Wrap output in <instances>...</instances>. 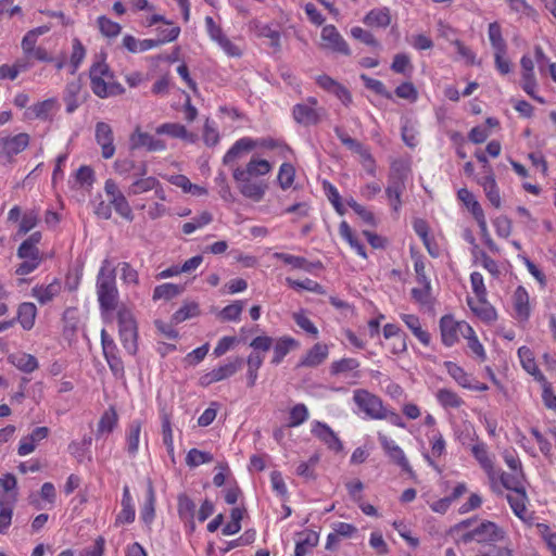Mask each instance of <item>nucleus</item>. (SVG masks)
<instances>
[{
    "label": "nucleus",
    "instance_id": "obj_8",
    "mask_svg": "<svg viewBox=\"0 0 556 556\" xmlns=\"http://www.w3.org/2000/svg\"><path fill=\"white\" fill-rule=\"evenodd\" d=\"M243 364V358L239 356L228 358L227 363L212 369L201 377V384L208 386L228 379L237 374L242 368Z\"/></svg>",
    "mask_w": 556,
    "mask_h": 556
},
{
    "label": "nucleus",
    "instance_id": "obj_7",
    "mask_svg": "<svg viewBox=\"0 0 556 556\" xmlns=\"http://www.w3.org/2000/svg\"><path fill=\"white\" fill-rule=\"evenodd\" d=\"M440 330L442 342L446 346H452L458 340V333L464 337L472 334V328L466 323L455 321L452 316H443L440 320Z\"/></svg>",
    "mask_w": 556,
    "mask_h": 556
},
{
    "label": "nucleus",
    "instance_id": "obj_2",
    "mask_svg": "<svg viewBox=\"0 0 556 556\" xmlns=\"http://www.w3.org/2000/svg\"><path fill=\"white\" fill-rule=\"evenodd\" d=\"M91 90L99 98L122 94L125 89L118 83L111 81L113 74L104 61L94 62L89 70Z\"/></svg>",
    "mask_w": 556,
    "mask_h": 556
},
{
    "label": "nucleus",
    "instance_id": "obj_51",
    "mask_svg": "<svg viewBox=\"0 0 556 556\" xmlns=\"http://www.w3.org/2000/svg\"><path fill=\"white\" fill-rule=\"evenodd\" d=\"M339 231L342 238H344L350 245L356 250L357 254L366 257L365 247L353 236L352 229L346 222H342L339 226Z\"/></svg>",
    "mask_w": 556,
    "mask_h": 556
},
{
    "label": "nucleus",
    "instance_id": "obj_28",
    "mask_svg": "<svg viewBox=\"0 0 556 556\" xmlns=\"http://www.w3.org/2000/svg\"><path fill=\"white\" fill-rule=\"evenodd\" d=\"M328 356V346L316 343L302 358L300 365L305 367H315L321 364Z\"/></svg>",
    "mask_w": 556,
    "mask_h": 556
},
{
    "label": "nucleus",
    "instance_id": "obj_11",
    "mask_svg": "<svg viewBox=\"0 0 556 556\" xmlns=\"http://www.w3.org/2000/svg\"><path fill=\"white\" fill-rule=\"evenodd\" d=\"M101 344L103 349L104 357L109 364V367L116 378L124 377V363L117 355V346L114 340L103 329L101 331Z\"/></svg>",
    "mask_w": 556,
    "mask_h": 556
},
{
    "label": "nucleus",
    "instance_id": "obj_50",
    "mask_svg": "<svg viewBox=\"0 0 556 556\" xmlns=\"http://www.w3.org/2000/svg\"><path fill=\"white\" fill-rule=\"evenodd\" d=\"M114 168L119 175L129 174L134 169H138L136 176H144L147 174V165L144 163H141L140 166L137 167L132 160L127 159L115 161Z\"/></svg>",
    "mask_w": 556,
    "mask_h": 556
},
{
    "label": "nucleus",
    "instance_id": "obj_31",
    "mask_svg": "<svg viewBox=\"0 0 556 556\" xmlns=\"http://www.w3.org/2000/svg\"><path fill=\"white\" fill-rule=\"evenodd\" d=\"M402 320L408 327V329L413 332V334L424 344L429 345L430 343V334L422 329L420 320L418 316L413 314H402Z\"/></svg>",
    "mask_w": 556,
    "mask_h": 556
},
{
    "label": "nucleus",
    "instance_id": "obj_47",
    "mask_svg": "<svg viewBox=\"0 0 556 556\" xmlns=\"http://www.w3.org/2000/svg\"><path fill=\"white\" fill-rule=\"evenodd\" d=\"M489 39L492 45V48L495 52L500 51V53H506L507 46L502 36V29L498 23L493 22L489 25Z\"/></svg>",
    "mask_w": 556,
    "mask_h": 556
},
{
    "label": "nucleus",
    "instance_id": "obj_62",
    "mask_svg": "<svg viewBox=\"0 0 556 556\" xmlns=\"http://www.w3.org/2000/svg\"><path fill=\"white\" fill-rule=\"evenodd\" d=\"M199 314V306L197 303H189L176 311L172 317L175 324L182 323Z\"/></svg>",
    "mask_w": 556,
    "mask_h": 556
},
{
    "label": "nucleus",
    "instance_id": "obj_49",
    "mask_svg": "<svg viewBox=\"0 0 556 556\" xmlns=\"http://www.w3.org/2000/svg\"><path fill=\"white\" fill-rule=\"evenodd\" d=\"M184 291V288L179 285L163 283L155 287L153 291V300H170Z\"/></svg>",
    "mask_w": 556,
    "mask_h": 556
},
{
    "label": "nucleus",
    "instance_id": "obj_30",
    "mask_svg": "<svg viewBox=\"0 0 556 556\" xmlns=\"http://www.w3.org/2000/svg\"><path fill=\"white\" fill-rule=\"evenodd\" d=\"M363 22L371 27H388L391 23L390 10L388 8L374 9L366 14Z\"/></svg>",
    "mask_w": 556,
    "mask_h": 556
},
{
    "label": "nucleus",
    "instance_id": "obj_18",
    "mask_svg": "<svg viewBox=\"0 0 556 556\" xmlns=\"http://www.w3.org/2000/svg\"><path fill=\"white\" fill-rule=\"evenodd\" d=\"M312 433L324 442L330 450L334 452L342 451V442L328 425L321 421H315L312 428Z\"/></svg>",
    "mask_w": 556,
    "mask_h": 556
},
{
    "label": "nucleus",
    "instance_id": "obj_57",
    "mask_svg": "<svg viewBox=\"0 0 556 556\" xmlns=\"http://www.w3.org/2000/svg\"><path fill=\"white\" fill-rule=\"evenodd\" d=\"M162 437L163 443L169 455H174V440L170 418L167 414L162 415Z\"/></svg>",
    "mask_w": 556,
    "mask_h": 556
},
{
    "label": "nucleus",
    "instance_id": "obj_4",
    "mask_svg": "<svg viewBox=\"0 0 556 556\" xmlns=\"http://www.w3.org/2000/svg\"><path fill=\"white\" fill-rule=\"evenodd\" d=\"M353 401L370 419L380 420L387 418L386 407L383 406L382 400L369 391L365 389L355 390L353 393Z\"/></svg>",
    "mask_w": 556,
    "mask_h": 556
},
{
    "label": "nucleus",
    "instance_id": "obj_63",
    "mask_svg": "<svg viewBox=\"0 0 556 556\" xmlns=\"http://www.w3.org/2000/svg\"><path fill=\"white\" fill-rule=\"evenodd\" d=\"M110 202H111V206L113 205L116 213L119 214L122 217H124L125 219L130 220V222L134 219V214H132L131 207H130L128 201L126 200L125 195L117 197L115 199H111Z\"/></svg>",
    "mask_w": 556,
    "mask_h": 556
},
{
    "label": "nucleus",
    "instance_id": "obj_14",
    "mask_svg": "<svg viewBox=\"0 0 556 556\" xmlns=\"http://www.w3.org/2000/svg\"><path fill=\"white\" fill-rule=\"evenodd\" d=\"M321 40L325 42L324 47L330 49L333 52H338L344 55L351 54L348 42L343 39V37L333 25H326L321 29Z\"/></svg>",
    "mask_w": 556,
    "mask_h": 556
},
{
    "label": "nucleus",
    "instance_id": "obj_64",
    "mask_svg": "<svg viewBox=\"0 0 556 556\" xmlns=\"http://www.w3.org/2000/svg\"><path fill=\"white\" fill-rule=\"evenodd\" d=\"M243 309V304L240 301H236L232 304L227 305L219 312V317L223 320L231 321L239 319Z\"/></svg>",
    "mask_w": 556,
    "mask_h": 556
},
{
    "label": "nucleus",
    "instance_id": "obj_56",
    "mask_svg": "<svg viewBox=\"0 0 556 556\" xmlns=\"http://www.w3.org/2000/svg\"><path fill=\"white\" fill-rule=\"evenodd\" d=\"M471 452H472L475 458L479 462V464L481 465V467L484 470L490 472L493 469V462L489 457V453H488L485 444H483V443L475 444L471 448Z\"/></svg>",
    "mask_w": 556,
    "mask_h": 556
},
{
    "label": "nucleus",
    "instance_id": "obj_10",
    "mask_svg": "<svg viewBox=\"0 0 556 556\" xmlns=\"http://www.w3.org/2000/svg\"><path fill=\"white\" fill-rule=\"evenodd\" d=\"M378 440L390 460L401 467V469L408 473L410 477H414L415 472L408 459L406 458L404 451L386 434L378 433Z\"/></svg>",
    "mask_w": 556,
    "mask_h": 556
},
{
    "label": "nucleus",
    "instance_id": "obj_43",
    "mask_svg": "<svg viewBox=\"0 0 556 556\" xmlns=\"http://www.w3.org/2000/svg\"><path fill=\"white\" fill-rule=\"evenodd\" d=\"M513 472H503L501 475V482L503 486L510 491H518L523 489L525 473L522 470H511Z\"/></svg>",
    "mask_w": 556,
    "mask_h": 556
},
{
    "label": "nucleus",
    "instance_id": "obj_25",
    "mask_svg": "<svg viewBox=\"0 0 556 556\" xmlns=\"http://www.w3.org/2000/svg\"><path fill=\"white\" fill-rule=\"evenodd\" d=\"M178 515L179 518L190 526V530L193 531L195 528L194 525V515H195V504L187 494L178 495Z\"/></svg>",
    "mask_w": 556,
    "mask_h": 556
},
{
    "label": "nucleus",
    "instance_id": "obj_29",
    "mask_svg": "<svg viewBox=\"0 0 556 556\" xmlns=\"http://www.w3.org/2000/svg\"><path fill=\"white\" fill-rule=\"evenodd\" d=\"M61 291V285L53 281L47 286H36L31 289V295L37 299L40 304H47L53 300Z\"/></svg>",
    "mask_w": 556,
    "mask_h": 556
},
{
    "label": "nucleus",
    "instance_id": "obj_48",
    "mask_svg": "<svg viewBox=\"0 0 556 556\" xmlns=\"http://www.w3.org/2000/svg\"><path fill=\"white\" fill-rule=\"evenodd\" d=\"M155 516V494L151 483L148 485L147 498L141 509V518L146 523H151Z\"/></svg>",
    "mask_w": 556,
    "mask_h": 556
},
{
    "label": "nucleus",
    "instance_id": "obj_24",
    "mask_svg": "<svg viewBox=\"0 0 556 556\" xmlns=\"http://www.w3.org/2000/svg\"><path fill=\"white\" fill-rule=\"evenodd\" d=\"M300 343L295 339L291 337H281L274 342V355L271 358V364L279 365L285 356L289 354L291 351L299 349Z\"/></svg>",
    "mask_w": 556,
    "mask_h": 556
},
{
    "label": "nucleus",
    "instance_id": "obj_17",
    "mask_svg": "<svg viewBox=\"0 0 556 556\" xmlns=\"http://www.w3.org/2000/svg\"><path fill=\"white\" fill-rule=\"evenodd\" d=\"M334 132L339 140L350 150L354 151L355 153L359 154L361 157H364L366 162L370 163L371 168L369 169V175L375 176L376 175V165L375 160L372 159L369 151L356 139L351 138L342 128L336 127Z\"/></svg>",
    "mask_w": 556,
    "mask_h": 556
},
{
    "label": "nucleus",
    "instance_id": "obj_41",
    "mask_svg": "<svg viewBox=\"0 0 556 556\" xmlns=\"http://www.w3.org/2000/svg\"><path fill=\"white\" fill-rule=\"evenodd\" d=\"M444 367L448 375L463 388L471 387L473 378L468 375L460 366L453 362H444Z\"/></svg>",
    "mask_w": 556,
    "mask_h": 556
},
{
    "label": "nucleus",
    "instance_id": "obj_15",
    "mask_svg": "<svg viewBox=\"0 0 556 556\" xmlns=\"http://www.w3.org/2000/svg\"><path fill=\"white\" fill-rule=\"evenodd\" d=\"M112 127L104 123L99 122L96 125V141L101 147V154L104 159L113 157L115 153V146L113 142Z\"/></svg>",
    "mask_w": 556,
    "mask_h": 556
},
{
    "label": "nucleus",
    "instance_id": "obj_36",
    "mask_svg": "<svg viewBox=\"0 0 556 556\" xmlns=\"http://www.w3.org/2000/svg\"><path fill=\"white\" fill-rule=\"evenodd\" d=\"M264 362V355L257 352H252L247 358V380L248 387L253 388L257 380V371Z\"/></svg>",
    "mask_w": 556,
    "mask_h": 556
},
{
    "label": "nucleus",
    "instance_id": "obj_3",
    "mask_svg": "<svg viewBox=\"0 0 556 556\" xmlns=\"http://www.w3.org/2000/svg\"><path fill=\"white\" fill-rule=\"evenodd\" d=\"M507 538L506 531L493 521L484 520L472 530L460 533L456 539L457 543L468 544L476 541L479 544L493 545L504 542Z\"/></svg>",
    "mask_w": 556,
    "mask_h": 556
},
{
    "label": "nucleus",
    "instance_id": "obj_39",
    "mask_svg": "<svg viewBox=\"0 0 556 556\" xmlns=\"http://www.w3.org/2000/svg\"><path fill=\"white\" fill-rule=\"evenodd\" d=\"M118 416L116 410L113 407H110L106 409L99 422H98V429H97V437H100L104 433H111L115 427L117 426Z\"/></svg>",
    "mask_w": 556,
    "mask_h": 556
},
{
    "label": "nucleus",
    "instance_id": "obj_6",
    "mask_svg": "<svg viewBox=\"0 0 556 556\" xmlns=\"http://www.w3.org/2000/svg\"><path fill=\"white\" fill-rule=\"evenodd\" d=\"M117 323L123 346L129 354H135L137 351V326L132 314L128 309H119Z\"/></svg>",
    "mask_w": 556,
    "mask_h": 556
},
{
    "label": "nucleus",
    "instance_id": "obj_26",
    "mask_svg": "<svg viewBox=\"0 0 556 556\" xmlns=\"http://www.w3.org/2000/svg\"><path fill=\"white\" fill-rule=\"evenodd\" d=\"M256 146V142L248 137L241 138L235 142V144L227 151L224 155L223 162L225 165L231 164L236 161L243 152H249L253 150Z\"/></svg>",
    "mask_w": 556,
    "mask_h": 556
},
{
    "label": "nucleus",
    "instance_id": "obj_5",
    "mask_svg": "<svg viewBox=\"0 0 556 556\" xmlns=\"http://www.w3.org/2000/svg\"><path fill=\"white\" fill-rule=\"evenodd\" d=\"M325 113V109L318 105V101L314 97H309L305 102L295 104L292 110L294 121L305 127L317 125Z\"/></svg>",
    "mask_w": 556,
    "mask_h": 556
},
{
    "label": "nucleus",
    "instance_id": "obj_32",
    "mask_svg": "<svg viewBox=\"0 0 556 556\" xmlns=\"http://www.w3.org/2000/svg\"><path fill=\"white\" fill-rule=\"evenodd\" d=\"M37 307L34 303L24 302L18 306L17 320L25 330H30L35 325Z\"/></svg>",
    "mask_w": 556,
    "mask_h": 556
},
{
    "label": "nucleus",
    "instance_id": "obj_59",
    "mask_svg": "<svg viewBox=\"0 0 556 556\" xmlns=\"http://www.w3.org/2000/svg\"><path fill=\"white\" fill-rule=\"evenodd\" d=\"M286 281L293 289H304V290H308V291L315 292L317 294H324L325 293V290H324L321 285H319L318 282H316V281H314L312 279H308V278H306L303 281L293 280L291 278H287Z\"/></svg>",
    "mask_w": 556,
    "mask_h": 556
},
{
    "label": "nucleus",
    "instance_id": "obj_21",
    "mask_svg": "<svg viewBox=\"0 0 556 556\" xmlns=\"http://www.w3.org/2000/svg\"><path fill=\"white\" fill-rule=\"evenodd\" d=\"M468 306L470 309L483 321L493 323L497 319V313L495 308L486 301V298L482 299H467Z\"/></svg>",
    "mask_w": 556,
    "mask_h": 556
},
{
    "label": "nucleus",
    "instance_id": "obj_1",
    "mask_svg": "<svg viewBox=\"0 0 556 556\" xmlns=\"http://www.w3.org/2000/svg\"><path fill=\"white\" fill-rule=\"evenodd\" d=\"M96 287L100 308L103 312L114 311L118 303V290L115 269L111 267L109 260H104L102 263Z\"/></svg>",
    "mask_w": 556,
    "mask_h": 556
},
{
    "label": "nucleus",
    "instance_id": "obj_61",
    "mask_svg": "<svg viewBox=\"0 0 556 556\" xmlns=\"http://www.w3.org/2000/svg\"><path fill=\"white\" fill-rule=\"evenodd\" d=\"M98 25L101 34L105 37H116L122 30V27L118 23L113 22L105 16H100L98 18Z\"/></svg>",
    "mask_w": 556,
    "mask_h": 556
},
{
    "label": "nucleus",
    "instance_id": "obj_46",
    "mask_svg": "<svg viewBox=\"0 0 556 556\" xmlns=\"http://www.w3.org/2000/svg\"><path fill=\"white\" fill-rule=\"evenodd\" d=\"M180 33V28L178 26H172L168 35L164 39H143L140 40L139 43V52H143L153 48H156L165 42H169L175 40Z\"/></svg>",
    "mask_w": 556,
    "mask_h": 556
},
{
    "label": "nucleus",
    "instance_id": "obj_27",
    "mask_svg": "<svg viewBox=\"0 0 556 556\" xmlns=\"http://www.w3.org/2000/svg\"><path fill=\"white\" fill-rule=\"evenodd\" d=\"M15 500L13 495H8L0 500V533H7L12 522L13 508Z\"/></svg>",
    "mask_w": 556,
    "mask_h": 556
},
{
    "label": "nucleus",
    "instance_id": "obj_40",
    "mask_svg": "<svg viewBox=\"0 0 556 556\" xmlns=\"http://www.w3.org/2000/svg\"><path fill=\"white\" fill-rule=\"evenodd\" d=\"M160 186L159 180L155 177H140L137 178L128 188V195H137L143 192H148L150 190L155 189Z\"/></svg>",
    "mask_w": 556,
    "mask_h": 556
},
{
    "label": "nucleus",
    "instance_id": "obj_12",
    "mask_svg": "<svg viewBox=\"0 0 556 556\" xmlns=\"http://www.w3.org/2000/svg\"><path fill=\"white\" fill-rule=\"evenodd\" d=\"M520 66L522 89L534 100H538L540 103H544V100L534 93L538 83L534 74V62L532 58L528 54L522 55L520 60Z\"/></svg>",
    "mask_w": 556,
    "mask_h": 556
},
{
    "label": "nucleus",
    "instance_id": "obj_22",
    "mask_svg": "<svg viewBox=\"0 0 556 556\" xmlns=\"http://www.w3.org/2000/svg\"><path fill=\"white\" fill-rule=\"evenodd\" d=\"M514 309L516 313V317L520 321H526L530 317V304H529V294L527 290L519 286L513 295Z\"/></svg>",
    "mask_w": 556,
    "mask_h": 556
},
{
    "label": "nucleus",
    "instance_id": "obj_45",
    "mask_svg": "<svg viewBox=\"0 0 556 556\" xmlns=\"http://www.w3.org/2000/svg\"><path fill=\"white\" fill-rule=\"evenodd\" d=\"M409 174L410 167L407 162L403 160H394L391 163L388 179L393 181H403L406 184Z\"/></svg>",
    "mask_w": 556,
    "mask_h": 556
},
{
    "label": "nucleus",
    "instance_id": "obj_55",
    "mask_svg": "<svg viewBox=\"0 0 556 556\" xmlns=\"http://www.w3.org/2000/svg\"><path fill=\"white\" fill-rule=\"evenodd\" d=\"M295 176V169L292 164L290 163H282L279 173H278V182L279 186L286 190L290 188L294 181Z\"/></svg>",
    "mask_w": 556,
    "mask_h": 556
},
{
    "label": "nucleus",
    "instance_id": "obj_44",
    "mask_svg": "<svg viewBox=\"0 0 556 556\" xmlns=\"http://www.w3.org/2000/svg\"><path fill=\"white\" fill-rule=\"evenodd\" d=\"M481 185H482L485 195H486L488 200L491 202V204L493 206H495L496 208H500L502 202H501V195H500V191H498L494 176L493 175L485 176L483 178Z\"/></svg>",
    "mask_w": 556,
    "mask_h": 556
},
{
    "label": "nucleus",
    "instance_id": "obj_13",
    "mask_svg": "<svg viewBox=\"0 0 556 556\" xmlns=\"http://www.w3.org/2000/svg\"><path fill=\"white\" fill-rule=\"evenodd\" d=\"M271 170V164L262 159L252 157L244 168L236 167L232 172L235 180L252 179L253 177L265 176Z\"/></svg>",
    "mask_w": 556,
    "mask_h": 556
},
{
    "label": "nucleus",
    "instance_id": "obj_54",
    "mask_svg": "<svg viewBox=\"0 0 556 556\" xmlns=\"http://www.w3.org/2000/svg\"><path fill=\"white\" fill-rule=\"evenodd\" d=\"M289 415V427H299L305 422L309 416L307 407L302 403L294 405L290 409Z\"/></svg>",
    "mask_w": 556,
    "mask_h": 556
},
{
    "label": "nucleus",
    "instance_id": "obj_58",
    "mask_svg": "<svg viewBox=\"0 0 556 556\" xmlns=\"http://www.w3.org/2000/svg\"><path fill=\"white\" fill-rule=\"evenodd\" d=\"M16 478L8 473L3 478H0V500L8 495H13L15 502L17 501V492H16Z\"/></svg>",
    "mask_w": 556,
    "mask_h": 556
},
{
    "label": "nucleus",
    "instance_id": "obj_37",
    "mask_svg": "<svg viewBox=\"0 0 556 556\" xmlns=\"http://www.w3.org/2000/svg\"><path fill=\"white\" fill-rule=\"evenodd\" d=\"M457 197L471 212L476 220L484 217V212L480 203L476 200L475 195L468 189H459L457 192Z\"/></svg>",
    "mask_w": 556,
    "mask_h": 556
},
{
    "label": "nucleus",
    "instance_id": "obj_16",
    "mask_svg": "<svg viewBox=\"0 0 556 556\" xmlns=\"http://www.w3.org/2000/svg\"><path fill=\"white\" fill-rule=\"evenodd\" d=\"M129 141L131 150L146 148L148 151L154 152L163 151L166 148L163 140L157 139L148 132H143L139 128L131 134Z\"/></svg>",
    "mask_w": 556,
    "mask_h": 556
},
{
    "label": "nucleus",
    "instance_id": "obj_60",
    "mask_svg": "<svg viewBox=\"0 0 556 556\" xmlns=\"http://www.w3.org/2000/svg\"><path fill=\"white\" fill-rule=\"evenodd\" d=\"M361 79L363 80L366 88L372 90L377 94H380L387 99H392L391 92H389L381 80L369 77L366 74H362Z\"/></svg>",
    "mask_w": 556,
    "mask_h": 556
},
{
    "label": "nucleus",
    "instance_id": "obj_34",
    "mask_svg": "<svg viewBox=\"0 0 556 556\" xmlns=\"http://www.w3.org/2000/svg\"><path fill=\"white\" fill-rule=\"evenodd\" d=\"M435 399L445 409L459 408L464 405V400L456 392L446 388L439 389L435 393Z\"/></svg>",
    "mask_w": 556,
    "mask_h": 556
},
{
    "label": "nucleus",
    "instance_id": "obj_35",
    "mask_svg": "<svg viewBox=\"0 0 556 556\" xmlns=\"http://www.w3.org/2000/svg\"><path fill=\"white\" fill-rule=\"evenodd\" d=\"M141 429H142L141 420H132L128 426L126 442H127V452L130 456H135L138 452Z\"/></svg>",
    "mask_w": 556,
    "mask_h": 556
},
{
    "label": "nucleus",
    "instance_id": "obj_53",
    "mask_svg": "<svg viewBox=\"0 0 556 556\" xmlns=\"http://www.w3.org/2000/svg\"><path fill=\"white\" fill-rule=\"evenodd\" d=\"M213 462V455L208 452L191 448L186 457V464L189 467H198L202 464Z\"/></svg>",
    "mask_w": 556,
    "mask_h": 556
},
{
    "label": "nucleus",
    "instance_id": "obj_9",
    "mask_svg": "<svg viewBox=\"0 0 556 556\" xmlns=\"http://www.w3.org/2000/svg\"><path fill=\"white\" fill-rule=\"evenodd\" d=\"M29 144V136L25 132L0 139V162H11L14 155L24 151Z\"/></svg>",
    "mask_w": 556,
    "mask_h": 556
},
{
    "label": "nucleus",
    "instance_id": "obj_42",
    "mask_svg": "<svg viewBox=\"0 0 556 556\" xmlns=\"http://www.w3.org/2000/svg\"><path fill=\"white\" fill-rule=\"evenodd\" d=\"M518 355L521 361L522 367L532 376H534L538 380H544V376L538 369V366L532 356V352L530 349L526 346H521L518 350Z\"/></svg>",
    "mask_w": 556,
    "mask_h": 556
},
{
    "label": "nucleus",
    "instance_id": "obj_23",
    "mask_svg": "<svg viewBox=\"0 0 556 556\" xmlns=\"http://www.w3.org/2000/svg\"><path fill=\"white\" fill-rule=\"evenodd\" d=\"M8 361L18 370L25 374H31L38 369L39 364L37 358L25 352H15L8 356Z\"/></svg>",
    "mask_w": 556,
    "mask_h": 556
},
{
    "label": "nucleus",
    "instance_id": "obj_19",
    "mask_svg": "<svg viewBox=\"0 0 556 556\" xmlns=\"http://www.w3.org/2000/svg\"><path fill=\"white\" fill-rule=\"evenodd\" d=\"M238 184L239 191L245 198L255 202L261 201L267 189V185L262 180H252L244 178V180H235Z\"/></svg>",
    "mask_w": 556,
    "mask_h": 556
},
{
    "label": "nucleus",
    "instance_id": "obj_52",
    "mask_svg": "<svg viewBox=\"0 0 556 556\" xmlns=\"http://www.w3.org/2000/svg\"><path fill=\"white\" fill-rule=\"evenodd\" d=\"M213 220V215L204 211L199 216L192 218L191 222L185 223L182 225V232L186 235H190L199 228H202L205 225H208Z\"/></svg>",
    "mask_w": 556,
    "mask_h": 556
},
{
    "label": "nucleus",
    "instance_id": "obj_38",
    "mask_svg": "<svg viewBox=\"0 0 556 556\" xmlns=\"http://www.w3.org/2000/svg\"><path fill=\"white\" fill-rule=\"evenodd\" d=\"M507 501L514 511V514L519 517L520 519H525L527 508H526V502H527V493L526 489H520L518 491H514V494L507 495Z\"/></svg>",
    "mask_w": 556,
    "mask_h": 556
},
{
    "label": "nucleus",
    "instance_id": "obj_20",
    "mask_svg": "<svg viewBox=\"0 0 556 556\" xmlns=\"http://www.w3.org/2000/svg\"><path fill=\"white\" fill-rule=\"evenodd\" d=\"M50 430L48 427H37L33 432L23 438L20 442L17 453L21 456H25L35 451L36 445L49 434Z\"/></svg>",
    "mask_w": 556,
    "mask_h": 556
},
{
    "label": "nucleus",
    "instance_id": "obj_33",
    "mask_svg": "<svg viewBox=\"0 0 556 556\" xmlns=\"http://www.w3.org/2000/svg\"><path fill=\"white\" fill-rule=\"evenodd\" d=\"M406 189V184L403 181H393L388 179V186L386 188V194L393 208L397 212L402 205V194Z\"/></svg>",
    "mask_w": 556,
    "mask_h": 556
}]
</instances>
